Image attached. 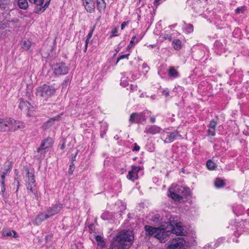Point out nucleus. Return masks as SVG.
I'll use <instances>...</instances> for the list:
<instances>
[{"label": "nucleus", "instance_id": "aec40b11", "mask_svg": "<svg viewBox=\"0 0 249 249\" xmlns=\"http://www.w3.org/2000/svg\"><path fill=\"white\" fill-rule=\"evenodd\" d=\"M53 143V139L48 137L47 139H45L44 141L42 142L40 147L38 149V151H39L40 150H43L50 147L52 146Z\"/></svg>", "mask_w": 249, "mask_h": 249}, {"label": "nucleus", "instance_id": "b1692460", "mask_svg": "<svg viewBox=\"0 0 249 249\" xmlns=\"http://www.w3.org/2000/svg\"><path fill=\"white\" fill-rule=\"evenodd\" d=\"M97 8L100 12L105 9L106 3L104 0H96Z\"/></svg>", "mask_w": 249, "mask_h": 249}, {"label": "nucleus", "instance_id": "4468645a", "mask_svg": "<svg viewBox=\"0 0 249 249\" xmlns=\"http://www.w3.org/2000/svg\"><path fill=\"white\" fill-rule=\"evenodd\" d=\"M140 167L133 166L132 170L128 172L127 178L129 180L134 181L138 178V173L140 171Z\"/></svg>", "mask_w": 249, "mask_h": 249}, {"label": "nucleus", "instance_id": "2f4dec72", "mask_svg": "<svg viewBox=\"0 0 249 249\" xmlns=\"http://www.w3.org/2000/svg\"><path fill=\"white\" fill-rule=\"evenodd\" d=\"M206 165L208 168L210 170H214L216 168L215 163L212 161L211 160H209L207 161L206 163Z\"/></svg>", "mask_w": 249, "mask_h": 249}, {"label": "nucleus", "instance_id": "bb28decb", "mask_svg": "<svg viewBox=\"0 0 249 249\" xmlns=\"http://www.w3.org/2000/svg\"><path fill=\"white\" fill-rule=\"evenodd\" d=\"M21 47L25 50H28L31 46V42L29 40L22 41L21 43Z\"/></svg>", "mask_w": 249, "mask_h": 249}, {"label": "nucleus", "instance_id": "de8ad7c7", "mask_svg": "<svg viewBox=\"0 0 249 249\" xmlns=\"http://www.w3.org/2000/svg\"><path fill=\"white\" fill-rule=\"evenodd\" d=\"M89 39H88V37H87V39H86V42H85V49H84V51L85 52H86V51H87L88 44V42H89Z\"/></svg>", "mask_w": 249, "mask_h": 249}, {"label": "nucleus", "instance_id": "20e7f679", "mask_svg": "<svg viewBox=\"0 0 249 249\" xmlns=\"http://www.w3.org/2000/svg\"><path fill=\"white\" fill-rule=\"evenodd\" d=\"M189 194V189H186L181 186H173L168 190V196L173 199L179 201L183 196H186Z\"/></svg>", "mask_w": 249, "mask_h": 249}, {"label": "nucleus", "instance_id": "7c9ffc66", "mask_svg": "<svg viewBox=\"0 0 249 249\" xmlns=\"http://www.w3.org/2000/svg\"><path fill=\"white\" fill-rule=\"evenodd\" d=\"M10 0H0V7L5 9L10 3Z\"/></svg>", "mask_w": 249, "mask_h": 249}, {"label": "nucleus", "instance_id": "5701e85b", "mask_svg": "<svg viewBox=\"0 0 249 249\" xmlns=\"http://www.w3.org/2000/svg\"><path fill=\"white\" fill-rule=\"evenodd\" d=\"M59 119V117H55L53 118H51L49 119L48 121H47L46 122H45L44 124L42 126V127L44 129H47L49 127H50L51 126H52L55 120H58Z\"/></svg>", "mask_w": 249, "mask_h": 249}, {"label": "nucleus", "instance_id": "f704fd0d", "mask_svg": "<svg viewBox=\"0 0 249 249\" xmlns=\"http://www.w3.org/2000/svg\"><path fill=\"white\" fill-rule=\"evenodd\" d=\"M215 128L209 127L208 130V135L213 136L215 135Z\"/></svg>", "mask_w": 249, "mask_h": 249}, {"label": "nucleus", "instance_id": "f3484780", "mask_svg": "<svg viewBox=\"0 0 249 249\" xmlns=\"http://www.w3.org/2000/svg\"><path fill=\"white\" fill-rule=\"evenodd\" d=\"M169 231V229L165 231L164 230L159 229V232L156 234L155 237L158 239L160 242L164 243L167 241L166 238Z\"/></svg>", "mask_w": 249, "mask_h": 249}, {"label": "nucleus", "instance_id": "4c0bfd02", "mask_svg": "<svg viewBox=\"0 0 249 249\" xmlns=\"http://www.w3.org/2000/svg\"><path fill=\"white\" fill-rule=\"evenodd\" d=\"M73 170H74V164H73V163L71 162V164L70 165V167L69 169V173L70 174H72Z\"/></svg>", "mask_w": 249, "mask_h": 249}, {"label": "nucleus", "instance_id": "c03bdc74", "mask_svg": "<svg viewBox=\"0 0 249 249\" xmlns=\"http://www.w3.org/2000/svg\"><path fill=\"white\" fill-rule=\"evenodd\" d=\"M134 146L133 148V151H139L140 149V147L139 146H138L136 143H134Z\"/></svg>", "mask_w": 249, "mask_h": 249}, {"label": "nucleus", "instance_id": "8fccbe9b", "mask_svg": "<svg viewBox=\"0 0 249 249\" xmlns=\"http://www.w3.org/2000/svg\"><path fill=\"white\" fill-rule=\"evenodd\" d=\"M50 1L51 0H47V1L46 2L45 5L44 6H43V7H44L45 9L48 7V6L49 5L50 2Z\"/></svg>", "mask_w": 249, "mask_h": 249}, {"label": "nucleus", "instance_id": "58836bf2", "mask_svg": "<svg viewBox=\"0 0 249 249\" xmlns=\"http://www.w3.org/2000/svg\"><path fill=\"white\" fill-rule=\"evenodd\" d=\"M140 39H136V36H134L132 37L131 40L130 41V44H133L134 43H137L140 41Z\"/></svg>", "mask_w": 249, "mask_h": 249}, {"label": "nucleus", "instance_id": "5fc2aeb1", "mask_svg": "<svg viewBox=\"0 0 249 249\" xmlns=\"http://www.w3.org/2000/svg\"><path fill=\"white\" fill-rule=\"evenodd\" d=\"M2 185L1 192L3 193L5 191V187L4 186V184Z\"/></svg>", "mask_w": 249, "mask_h": 249}, {"label": "nucleus", "instance_id": "f257e3e1", "mask_svg": "<svg viewBox=\"0 0 249 249\" xmlns=\"http://www.w3.org/2000/svg\"><path fill=\"white\" fill-rule=\"evenodd\" d=\"M133 240L132 231H123L113 238L111 245L116 249H128Z\"/></svg>", "mask_w": 249, "mask_h": 249}, {"label": "nucleus", "instance_id": "37998d69", "mask_svg": "<svg viewBox=\"0 0 249 249\" xmlns=\"http://www.w3.org/2000/svg\"><path fill=\"white\" fill-rule=\"evenodd\" d=\"M118 31H117V29L115 28L111 32V36H117L118 35L117 34Z\"/></svg>", "mask_w": 249, "mask_h": 249}, {"label": "nucleus", "instance_id": "473e14b6", "mask_svg": "<svg viewBox=\"0 0 249 249\" xmlns=\"http://www.w3.org/2000/svg\"><path fill=\"white\" fill-rule=\"evenodd\" d=\"M185 31L187 34H190L194 31V27L193 25L191 24H187L185 28Z\"/></svg>", "mask_w": 249, "mask_h": 249}, {"label": "nucleus", "instance_id": "2eb2a0df", "mask_svg": "<svg viewBox=\"0 0 249 249\" xmlns=\"http://www.w3.org/2000/svg\"><path fill=\"white\" fill-rule=\"evenodd\" d=\"M161 130V128L157 125H148L145 127L144 132L146 134L155 135L160 133Z\"/></svg>", "mask_w": 249, "mask_h": 249}, {"label": "nucleus", "instance_id": "72a5a7b5", "mask_svg": "<svg viewBox=\"0 0 249 249\" xmlns=\"http://www.w3.org/2000/svg\"><path fill=\"white\" fill-rule=\"evenodd\" d=\"M160 219V216L159 214H156L153 216H152V217L151 218V220L154 222H157L159 221Z\"/></svg>", "mask_w": 249, "mask_h": 249}, {"label": "nucleus", "instance_id": "e2e57ef3", "mask_svg": "<svg viewBox=\"0 0 249 249\" xmlns=\"http://www.w3.org/2000/svg\"><path fill=\"white\" fill-rule=\"evenodd\" d=\"M121 85H122L123 86V81L121 80Z\"/></svg>", "mask_w": 249, "mask_h": 249}, {"label": "nucleus", "instance_id": "7ed1b4c3", "mask_svg": "<svg viewBox=\"0 0 249 249\" xmlns=\"http://www.w3.org/2000/svg\"><path fill=\"white\" fill-rule=\"evenodd\" d=\"M55 89L53 86L44 84L36 89V95L43 101H47L48 99L54 95Z\"/></svg>", "mask_w": 249, "mask_h": 249}, {"label": "nucleus", "instance_id": "4be33fe9", "mask_svg": "<svg viewBox=\"0 0 249 249\" xmlns=\"http://www.w3.org/2000/svg\"><path fill=\"white\" fill-rule=\"evenodd\" d=\"M2 235L3 236L13 237L15 238H17L18 236L17 233L15 231H11L7 229H3Z\"/></svg>", "mask_w": 249, "mask_h": 249}, {"label": "nucleus", "instance_id": "412c9836", "mask_svg": "<svg viewBox=\"0 0 249 249\" xmlns=\"http://www.w3.org/2000/svg\"><path fill=\"white\" fill-rule=\"evenodd\" d=\"M49 218L46 213H40L36 217L35 222L36 224L39 225L42 222Z\"/></svg>", "mask_w": 249, "mask_h": 249}, {"label": "nucleus", "instance_id": "bf43d9fd", "mask_svg": "<svg viewBox=\"0 0 249 249\" xmlns=\"http://www.w3.org/2000/svg\"><path fill=\"white\" fill-rule=\"evenodd\" d=\"M133 46L132 44H129L127 46V49L130 48Z\"/></svg>", "mask_w": 249, "mask_h": 249}, {"label": "nucleus", "instance_id": "0eeeda50", "mask_svg": "<svg viewBox=\"0 0 249 249\" xmlns=\"http://www.w3.org/2000/svg\"><path fill=\"white\" fill-rule=\"evenodd\" d=\"M180 135L177 131L173 132H167L163 131L161 133V139L164 141V143H171L174 140L178 139V137H180Z\"/></svg>", "mask_w": 249, "mask_h": 249}, {"label": "nucleus", "instance_id": "a878e982", "mask_svg": "<svg viewBox=\"0 0 249 249\" xmlns=\"http://www.w3.org/2000/svg\"><path fill=\"white\" fill-rule=\"evenodd\" d=\"M95 240L97 242L98 246L101 247H104L105 246V242L104 241L103 237L100 235L95 236Z\"/></svg>", "mask_w": 249, "mask_h": 249}, {"label": "nucleus", "instance_id": "c85d7f7f", "mask_svg": "<svg viewBox=\"0 0 249 249\" xmlns=\"http://www.w3.org/2000/svg\"><path fill=\"white\" fill-rule=\"evenodd\" d=\"M173 46L175 50H179L181 47V42L179 39H175L173 41Z\"/></svg>", "mask_w": 249, "mask_h": 249}, {"label": "nucleus", "instance_id": "393cba45", "mask_svg": "<svg viewBox=\"0 0 249 249\" xmlns=\"http://www.w3.org/2000/svg\"><path fill=\"white\" fill-rule=\"evenodd\" d=\"M18 5L21 9H26L28 7V3L27 0H18Z\"/></svg>", "mask_w": 249, "mask_h": 249}, {"label": "nucleus", "instance_id": "4d7b16f0", "mask_svg": "<svg viewBox=\"0 0 249 249\" xmlns=\"http://www.w3.org/2000/svg\"><path fill=\"white\" fill-rule=\"evenodd\" d=\"M76 155V154L75 155V156L73 157L72 158L71 162H72V163H73V161H74L75 160Z\"/></svg>", "mask_w": 249, "mask_h": 249}, {"label": "nucleus", "instance_id": "9d476101", "mask_svg": "<svg viewBox=\"0 0 249 249\" xmlns=\"http://www.w3.org/2000/svg\"><path fill=\"white\" fill-rule=\"evenodd\" d=\"M147 113H150V111H146ZM146 113V112H143L142 113H132L130 117L129 122L131 123H139L141 122L142 120L145 121L146 120L145 118L144 114Z\"/></svg>", "mask_w": 249, "mask_h": 249}, {"label": "nucleus", "instance_id": "09e8293b", "mask_svg": "<svg viewBox=\"0 0 249 249\" xmlns=\"http://www.w3.org/2000/svg\"><path fill=\"white\" fill-rule=\"evenodd\" d=\"M128 22L129 21H127L124 22L123 23H122V24L121 25V29L122 30H123L124 29V28L125 27V26L128 24Z\"/></svg>", "mask_w": 249, "mask_h": 249}, {"label": "nucleus", "instance_id": "ddd939ff", "mask_svg": "<svg viewBox=\"0 0 249 249\" xmlns=\"http://www.w3.org/2000/svg\"><path fill=\"white\" fill-rule=\"evenodd\" d=\"M32 3L36 5L35 12L38 14L41 13L44 11L45 8L43 7L44 0H28Z\"/></svg>", "mask_w": 249, "mask_h": 249}, {"label": "nucleus", "instance_id": "0e129e2a", "mask_svg": "<svg viewBox=\"0 0 249 249\" xmlns=\"http://www.w3.org/2000/svg\"><path fill=\"white\" fill-rule=\"evenodd\" d=\"M114 138L116 139H118V137L117 135H116L115 137H114Z\"/></svg>", "mask_w": 249, "mask_h": 249}, {"label": "nucleus", "instance_id": "79ce46f5", "mask_svg": "<svg viewBox=\"0 0 249 249\" xmlns=\"http://www.w3.org/2000/svg\"><path fill=\"white\" fill-rule=\"evenodd\" d=\"M244 10H245V9L243 7H238L235 10L236 13H238V14L243 13Z\"/></svg>", "mask_w": 249, "mask_h": 249}, {"label": "nucleus", "instance_id": "39448f33", "mask_svg": "<svg viewBox=\"0 0 249 249\" xmlns=\"http://www.w3.org/2000/svg\"><path fill=\"white\" fill-rule=\"evenodd\" d=\"M20 127L19 123L13 119L0 117V131H15Z\"/></svg>", "mask_w": 249, "mask_h": 249}, {"label": "nucleus", "instance_id": "6ab92c4d", "mask_svg": "<svg viewBox=\"0 0 249 249\" xmlns=\"http://www.w3.org/2000/svg\"><path fill=\"white\" fill-rule=\"evenodd\" d=\"M144 229L146 235L154 236L155 237L156 234L159 232V228H156L149 225H145L144 226Z\"/></svg>", "mask_w": 249, "mask_h": 249}, {"label": "nucleus", "instance_id": "9b49d317", "mask_svg": "<svg viewBox=\"0 0 249 249\" xmlns=\"http://www.w3.org/2000/svg\"><path fill=\"white\" fill-rule=\"evenodd\" d=\"M11 169V164L8 163H5L3 167L0 170V176L1 177V184L3 185L4 183V178L5 176L10 172Z\"/></svg>", "mask_w": 249, "mask_h": 249}, {"label": "nucleus", "instance_id": "69168bd1", "mask_svg": "<svg viewBox=\"0 0 249 249\" xmlns=\"http://www.w3.org/2000/svg\"><path fill=\"white\" fill-rule=\"evenodd\" d=\"M141 0H139V2H140Z\"/></svg>", "mask_w": 249, "mask_h": 249}, {"label": "nucleus", "instance_id": "6e6d98bb", "mask_svg": "<svg viewBox=\"0 0 249 249\" xmlns=\"http://www.w3.org/2000/svg\"><path fill=\"white\" fill-rule=\"evenodd\" d=\"M72 249H79V248L76 244H74L72 246Z\"/></svg>", "mask_w": 249, "mask_h": 249}, {"label": "nucleus", "instance_id": "ea45409f", "mask_svg": "<svg viewBox=\"0 0 249 249\" xmlns=\"http://www.w3.org/2000/svg\"><path fill=\"white\" fill-rule=\"evenodd\" d=\"M94 29V27H93L92 29L89 33L88 35L87 36V37H88V39H90V38L91 37L92 34H93Z\"/></svg>", "mask_w": 249, "mask_h": 249}, {"label": "nucleus", "instance_id": "a19ab883", "mask_svg": "<svg viewBox=\"0 0 249 249\" xmlns=\"http://www.w3.org/2000/svg\"><path fill=\"white\" fill-rule=\"evenodd\" d=\"M165 0H154V5L156 6H158L160 4L164 1Z\"/></svg>", "mask_w": 249, "mask_h": 249}, {"label": "nucleus", "instance_id": "13d9d810", "mask_svg": "<svg viewBox=\"0 0 249 249\" xmlns=\"http://www.w3.org/2000/svg\"><path fill=\"white\" fill-rule=\"evenodd\" d=\"M51 237H52V235H49L48 236H46V239L47 241L48 239H50L51 238Z\"/></svg>", "mask_w": 249, "mask_h": 249}, {"label": "nucleus", "instance_id": "cd10ccee", "mask_svg": "<svg viewBox=\"0 0 249 249\" xmlns=\"http://www.w3.org/2000/svg\"><path fill=\"white\" fill-rule=\"evenodd\" d=\"M214 184L216 187L221 188L225 185V183L223 180L219 178H217L215 180Z\"/></svg>", "mask_w": 249, "mask_h": 249}, {"label": "nucleus", "instance_id": "603ef678", "mask_svg": "<svg viewBox=\"0 0 249 249\" xmlns=\"http://www.w3.org/2000/svg\"><path fill=\"white\" fill-rule=\"evenodd\" d=\"M150 120L151 123H154L156 121L155 118L154 117H151L150 118Z\"/></svg>", "mask_w": 249, "mask_h": 249}, {"label": "nucleus", "instance_id": "3c124183", "mask_svg": "<svg viewBox=\"0 0 249 249\" xmlns=\"http://www.w3.org/2000/svg\"><path fill=\"white\" fill-rule=\"evenodd\" d=\"M162 93L166 96L167 97L169 95V92L166 90H163L162 91Z\"/></svg>", "mask_w": 249, "mask_h": 249}, {"label": "nucleus", "instance_id": "c9c22d12", "mask_svg": "<svg viewBox=\"0 0 249 249\" xmlns=\"http://www.w3.org/2000/svg\"><path fill=\"white\" fill-rule=\"evenodd\" d=\"M130 54L128 53L127 54L125 55H121L117 59V61L116 62V64L119 62V61L121 59L126 58L127 60L128 59V57L129 56Z\"/></svg>", "mask_w": 249, "mask_h": 249}, {"label": "nucleus", "instance_id": "f8f14e48", "mask_svg": "<svg viewBox=\"0 0 249 249\" xmlns=\"http://www.w3.org/2000/svg\"><path fill=\"white\" fill-rule=\"evenodd\" d=\"M83 5L87 12L92 13L94 11V0H82Z\"/></svg>", "mask_w": 249, "mask_h": 249}, {"label": "nucleus", "instance_id": "a18cd8bd", "mask_svg": "<svg viewBox=\"0 0 249 249\" xmlns=\"http://www.w3.org/2000/svg\"><path fill=\"white\" fill-rule=\"evenodd\" d=\"M164 38L165 39H168L169 40H171L172 39V36L171 35H168V34H165L164 35Z\"/></svg>", "mask_w": 249, "mask_h": 249}, {"label": "nucleus", "instance_id": "49530a36", "mask_svg": "<svg viewBox=\"0 0 249 249\" xmlns=\"http://www.w3.org/2000/svg\"><path fill=\"white\" fill-rule=\"evenodd\" d=\"M69 83V79H66L65 81L62 84L63 88L66 87L68 83Z\"/></svg>", "mask_w": 249, "mask_h": 249}, {"label": "nucleus", "instance_id": "dca6fc26", "mask_svg": "<svg viewBox=\"0 0 249 249\" xmlns=\"http://www.w3.org/2000/svg\"><path fill=\"white\" fill-rule=\"evenodd\" d=\"M61 209V207L57 205H53L47 208L46 210V213L49 217L53 216L55 214L58 213Z\"/></svg>", "mask_w": 249, "mask_h": 249}, {"label": "nucleus", "instance_id": "f03ea898", "mask_svg": "<svg viewBox=\"0 0 249 249\" xmlns=\"http://www.w3.org/2000/svg\"><path fill=\"white\" fill-rule=\"evenodd\" d=\"M23 176L26 186L28 190V193L34 194L36 198H38L36 185L35 184V179L34 177V170L32 168H29L27 166L23 168Z\"/></svg>", "mask_w": 249, "mask_h": 249}, {"label": "nucleus", "instance_id": "1a4fd4ad", "mask_svg": "<svg viewBox=\"0 0 249 249\" xmlns=\"http://www.w3.org/2000/svg\"><path fill=\"white\" fill-rule=\"evenodd\" d=\"M185 241L182 237L174 238L168 246V249H185Z\"/></svg>", "mask_w": 249, "mask_h": 249}, {"label": "nucleus", "instance_id": "423d86ee", "mask_svg": "<svg viewBox=\"0 0 249 249\" xmlns=\"http://www.w3.org/2000/svg\"><path fill=\"white\" fill-rule=\"evenodd\" d=\"M170 223L167 226V229L171 231V233L177 235H183L185 231L180 223L176 222L174 217L169 219Z\"/></svg>", "mask_w": 249, "mask_h": 249}, {"label": "nucleus", "instance_id": "a211bd4d", "mask_svg": "<svg viewBox=\"0 0 249 249\" xmlns=\"http://www.w3.org/2000/svg\"><path fill=\"white\" fill-rule=\"evenodd\" d=\"M18 107L22 111L25 113L29 112L31 108L33 107V106L29 102L23 99L20 100Z\"/></svg>", "mask_w": 249, "mask_h": 249}, {"label": "nucleus", "instance_id": "680f3d73", "mask_svg": "<svg viewBox=\"0 0 249 249\" xmlns=\"http://www.w3.org/2000/svg\"><path fill=\"white\" fill-rule=\"evenodd\" d=\"M130 89H131V90H133V88H135V87H134L133 85H131L130 86Z\"/></svg>", "mask_w": 249, "mask_h": 249}, {"label": "nucleus", "instance_id": "864d4df0", "mask_svg": "<svg viewBox=\"0 0 249 249\" xmlns=\"http://www.w3.org/2000/svg\"><path fill=\"white\" fill-rule=\"evenodd\" d=\"M15 182L17 183V189L16 192H17L18 190V187H19V181H18V179H15Z\"/></svg>", "mask_w": 249, "mask_h": 249}, {"label": "nucleus", "instance_id": "e433bc0d", "mask_svg": "<svg viewBox=\"0 0 249 249\" xmlns=\"http://www.w3.org/2000/svg\"><path fill=\"white\" fill-rule=\"evenodd\" d=\"M216 124H217L216 122L213 119V120H211V121L210 123L209 127L215 128Z\"/></svg>", "mask_w": 249, "mask_h": 249}, {"label": "nucleus", "instance_id": "052dcab7", "mask_svg": "<svg viewBox=\"0 0 249 249\" xmlns=\"http://www.w3.org/2000/svg\"><path fill=\"white\" fill-rule=\"evenodd\" d=\"M128 83L126 82H125V83H124V84H123V86H124V87H125V86H126L127 85H128Z\"/></svg>", "mask_w": 249, "mask_h": 249}, {"label": "nucleus", "instance_id": "c756f323", "mask_svg": "<svg viewBox=\"0 0 249 249\" xmlns=\"http://www.w3.org/2000/svg\"><path fill=\"white\" fill-rule=\"evenodd\" d=\"M168 73L170 76L177 77L178 75V73L174 67H170L168 70Z\"/></svg>", "mask_w": 249, "mask_h": 249}, {"label": "nucleus", "instance_id": "6e6552de", "mask_svg": "<svg viewBox=\"0 0 249 249\" xmlns=\"http://www.w3.org/2000/svg\"><path fill=\"white\" fill-rule=\"evenodd\" d=\"M53 69L55 75H65L68 73L69 68L64 63H56L53 65Z\"/></svg>", "mask_w": 249, "mask_h": 249}]
</instances>
